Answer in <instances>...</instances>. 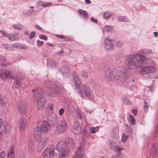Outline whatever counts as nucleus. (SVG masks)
<instances>
[{
  "label": "nucleus",
  "instance_id": "1",
  "mask_svg": "<svg viewBox=\"0 0 158 158\" xmlns=\"http://www.w3.org/2000/svg\"><path fill=\"white\" fill-rule=\"evenodd\" d=\"M152 50L146 51L141 49L137 54L129 55L125 57V63L126 67L130 69H135L143 66L148 62V58L143 54H148L151 52Z\"/></svg>",
  "mask_w": 158,
  "mask_h": 158
},
{
  "label": "nucleus",
  "instance_id": "2",
  "mask_svg": "<svg viewBox=\"0 0 158 158\" xmlns=\"http://www.w3.org/2000/svg\"><path fill=\"white\" fill-rule=\"evenodd\" d=\"M104 77L108 81L114 79L116 83L122 84L126 81L127 74L126 69L123 66H118L112 69L107 68L105 71Z\"/></svg>",
  "mask_w": 158,
  "mask_h": 158
},
{
  "label": "nucleus",
  "instance_id": "3",
  "mask_svg": "<svg viewBox=\"0 0 158 158\" xmlns=\"http://www.w3.org/2000/svg\"><path fill=\"white\" fill-rule=\"evenodd\" d=\"M72 75L74 79L75 89L78 94L81 97H87L91 101L93 100L94 97L90 88L86 84L83 85L84 92L80 89L81 83L77 73L75 71L73 72Z\"/></svg>",
  "mask_w": 158,
  "mask_h": 158
},
{
  "label": "nucleus",
  "instance_id": "4",
  "mask_svg": "<svg viewBox=\"0 0 158 158\" xmlns=\"http://www.w3.org/2000/svg\"><path fill=\"white\" fill-rule=\"evenodd\" d=\"M68 129V124L66 120L64 119L60 120L57 126L56 130L57 132L61 134L65 132Z\"/></svg>",
  "mask_w": 158,
  "mask_h": 158
},
{
  "label": "nucleus",
  "instance_id": "5",
  "mask_svg": "<svg viewBox=\"0 0 158 158\" xmlns=\"http://www.w3.org/2000/svg\"><path fill=\"white\" fill-rule=\"evenodd\" d=\"M37 127L44 133H48L51 129V126L48 122L44 120L40 121L37 124Z\"/></svg>",
  "mask_w": 158,
  "mask_h": 158
},
{
  "label": "nucleus",
  "instance_id": "6",
  "mask_svg": "<svg viewBox=\"0 0 158 158\" xmlns=\"http://www.w3.org/2000/svg\"><path fill=\"white\" fill-rule=\"evenodd\" d=\"M54 146L52 145L49 148L46 149L43 152V158H51L54 155H56Z\"/></svg>",
  "mask_w": 158,
  "mask_h": 158
},
{
  "label": "nucleus",
  "instance_id": "7",
  "mask_svg": "<svg viewBox=\"0 0 158 158\" xmlns=\"http://www.w3.org/2000/svg\"><path fill=\"white\" fill-rule=\"evenodd\" d=\"M44 96V95H42L41 97L34 98V100L36 102V106L39 110H43L46 102V99Z\"/></svg>",
  "mask_w": 158,
  "mask_h": 158
},
{
  "label": "nucleus",
  "instance_id": "8",
  "mask_svg": "<svg viewBox=\"0 0 158 158\" xmlns=\"http://www.w3.org/2000/svg\"><path fill=\"white\" fill-rule=\"evenodd\" d=\"M56 151L60 152L59 158H64L69 153V152L64 149V145L60 143L56 145L55 152Z\"/></svg>",
  "mask_w": 158,
  "mask_h": 158
},
{
  "label": "nucleus",
  "instance_id": "9",
  "mask_svg": "<svg viewBox=\"0 0 158 158\" xmlns=\"http://www.w3.org/2000/svg\"><path fill=\"white\" fill-rule=\"evenodd\" d=\"M156 71L155 67L152 66H148L142 68L140 69V72L141 74L146 75L153 73V77L156 78L158 77L154 76V72Z\"/></svg>",
  "mask_w": 158,
  "mask_h": 158
},
{
  "label": "nucleus",
  "instance_id": "10",
  "mask_svg": "<svg viewBox=\"0 0 158 158\" xmlns=\"http://www.w3.org/2000/svg\"><path fill=\"white\" fill-rule=\"evenodd\" d=\"M48 141L47 138H42L38 143L37 146V150L38 152L42 150L47 145Z\"/></svg>",
  "mask_w": 158,
  "mask_h": 158
},
{
  "label": "nucleus",
  "instance_id": "11",
  "mask_svg": "<svg viewBox=\"0 0 158 158\" xmlns=\"http://www.w3.org/2000/svg\"><path fill=\"white\" fill-rule=\"evenodd\" d=\"M18 112L22 115L25 114L26 113V107L25 103L22 101L18 102L17 105Z\"/></svg>",
  "mask_w": 158,
  "mask_h": 158
},
{
  "label": "nucleus",
  "instance_id": "12",
  "mask_svg": "<svg viewBox=\"0 0 158 158\" xmlns=\"http://www.w3.org/2000/svg\"><path fill=\"white\" fill-rule=\"evenodd\" d=\"M48 120L50 124L53 126H55L57 124L58 121V118L57 116L54 114L48 115L47 117Z\"/></svg>",
  "mask_w": 158,
  "mask_h": 158
},
{
  "label": "nucleus",
  "instance_id": "13",
  "mask_svg": "<svg viewBox=\"0 0 158 158\" xmlns=\"http://www.w3.org/2000/svg\"><path fill=\"white\" fill-rule=\"evenodd\" d=\"M19 129L20 131H24L27 127L26 122L24 118H22L19 121Z\"/></svg>",
  "mask_w": 158,
  "mask_h": 158
},
{
  "label": "nucleus",
  "instance_id": "14",
  "mask_svg": "<svg viewBox=\"0 0 158 158\" xmlns=\"http://www.w3.org/2000/svg\"><path fill=\"white\" fill-rule=\"evenodd\" d=\"M0 76L3 79L6 78L13 79L14 77V76L13 75L11 71H8L7 70H4L3 73L0 74Z\"/></svg>",
  "mask_w": 158,
  "mask_h": 158
},
{
  "label": "nucleus",
  "instance_id": "15",
  "mask_svg": "<svg viewBox=\"0 0 158 158\" xmlns=\"http://www.w3.org/2000/svg\"><path fill=\"white\" fill-rule=\"evenodd\" d=\"M158 152V144L156 142H153L150 152L151 156L153 157H155Z\"/></svg>",
  "mask_w": 158,
  "mask_h": 158
},
{
  "label": "nucleus",
  "instance_id": "16",
  "mask_svg": "<svg viewBox=\"0 0 158 158\" xmlns=\"http://www.w3.org/2000/svg\"><path fill=\"white\" fill-rule=\"evenodd\" d=\"M110 144L111 145L109 148L110 149L114 150L115 152L118 153L117 154L123 153L121 151L124 149V148L120 147H117L116 143L113 142H110Z\"/></svg>",
  "mask_w": 158,
  "mask_h": 158
},
{
  "label": "nucleus",
  "instance_id": "17",
  "mask_svg": "<svg viewBox=\"0 0 158 158\" xmlns=\"http://www.w3.org/2000/svg\"><path fill=\"white\" fill-rule=\"evenodd\" d=\"M42 132L37 127H36L34 131V141H37L41 138Z\"/></svg>",
  "mask_w": 158,
  "mask_h": 158
},
{
  "label": "nucleus",
  "instance_id": "18",
  "mask_svg": "<svg viewBox=\"0 0 158 158\" xmlns=\"http://www.w3.org/2000/svg\"><path fill=\"white\" fill-rule=\"evenodd\" d=\"M32 92L34 93V98L41 97L42 95H44L43 93L42 89L39 87L33 89Z\"/></svg>",
  "mask_w": 158,
  "mask_h": 158
},
{
  "label": "nucleus",
  "instance_id": "19",
  "mask_svg": "<svg viewBox=\"0 0 158 158\" xmlns=\"http://www.w3.org/2000/svg\"><path fill=\"white\" fill-rule=\"evenodd\" d=\"M73 128L74 134L76 135H79L81 133L80 126L78 121H76L74 122Z\"/></svg>",
  "mask_w": 158,
  "mask_h": 158
},
{
  "label": "nucleus",
  "instance_id": "20",
  "mask_svg": "<svg viewBox=\"0 0 158 158\" xmlns=\"http://www.w3.org/2000/svg\"><path fill=\"white\" fill-rule=\"evenodd\" d=\"M65 143L66 148L68 149H71L74 147V141L70 138L66 137L65 139Z\"/></svg>",
  "mask_w": 158,
  "mask_h": 158
},
{
  "label": "nucleus",
  "instance_id": "21",
  "mask_svg": "<svg viewBox=\"0 0 158 158\" xmlns=\"http://www.w3.org/2000/svg\"><path fill=\"white\" fill-rule=\"evenodd\" d=\"M60 70L64 77H66L67 75L70 74V69L68 66H63L60 68Z\"/></svg>",
  "mask_w": 158,
  "mask_h": 158
},
{
  "label": "nucleus",
  "instance_id": "22",
  "mask_svg": "<svg viewBox=\"0 0 158 158\" xmlns=\"http://www.w3.org/2000/svg\"><path fill=\"white\" fill-rule=\"evenodd\" d=\"M77 148L78 150L76 152L75 156H81L82 158H83V156L84 155V149L83 145L79 146Z\"/></svg>",
  "mask_w": 158,
  "mask_h": 158
},
{
  "label": "nucleus",
  "instance_id": "23",
  "mask_svg": "<svg viewBox=\"0 0 158 158\" xmlns=\"http://www.w3.org/2000/svg\"><path fill=\"white\" fill-rule=\"evenodd\" d=\"M105 48L106 50L112 48L113 47V44L111 40L108 38L105 40Z\"/></svg>",
  "mask_w": 158,
  "mask_h": 158
},
{
  "label": "nucleus",
  "instance_id": "24",
  "mask_svg": "<svg viewBox=\"0 0 158 158\" xmlns=\"http://www.w3.org/2000/svg\"><path fill=\"white\" fill-rule=\"evenodd\" d=\"M8 158H13L15 156V148L13 146H11L7 151Z\"/></svg>",
  "mask_w": 158,
  "mask_h": 158
},
{
  "label": "nucleus",
  "instance_id": "25",
  "mask_svg": "<svg viewBox=\"0 0 158 158\" xmlns=\"http://www.w3.org/2000/svg\"><path fill=\"white\" fill-rule=\"evenodd\" d=\"M13 79H15L14 84L15 87L19 88L21 87L22 85L21 83L18 76L15 75Z\"/></svg>",
  "mask_w": 158,
  "mask_h": 158
},
{
  "label": "nucleus",
  "instance_id": "26",
  "mask_svg": "<svg viewBox=\"0 0 158 158\" xmlns=\"http://www.w3.org/2000/svg\"><path fill=\"white\" fill-rule=\"evenodd\" d=\"M47 60V67L50 68H53L55 67L56 63L54 60L51 59H48Z\"/></svg>",
  "mask_w": 158,
  "mask_h": 158
},
{
  "label": "nucleus",
  "instance_id": "27",
  "mask_svg": "<svg viewBox=\"0 0 158 158\" xmlns=\"http://www.w3.org/2000/svg\"><path fill=\"white\" fill-rule=\"evenodd\" d=\"M54 91L57 94H59L62 91V88L60 84L57 83L55 84Z\"/></svg>",
  "mask_w": 158,
  "mask_h": 158
},
{
  "label": "nucleus",
  "instance_id": "28",
  "mask_svg": "<svg viewBox=\"0 0 158 158\" xmlns=\"http://www.w3.org/2000/svg\"><path fill=\"white\" fill-rule=\"evenodd\" d=\"M149 100L148 99H145L144 100V110L146 112H147L148 110V106L149 105Z\"/></svg>",
  "mask_w": 158,
  "mask_h": 158
},
{
  "label": "nucleus",
  "instance_id": "29",
  "mask_svg": "<svg viewBox=\"0 0 158 158\" xmlns=\"http://www.w3.org/2000/svg\"><path fill=\"white\" fill-rule=\"evenodd\" d=\"M124 57V55L122 53H118L116 54L115 56V60L116 61H119L122 59Z\"/></svg>",
  "mask_w": 158,
  "mask_h": 158
},
{
  "label": "nucleus",
  "instance_id": "30",
  "mask_svg": "<svg viewBox=\"0 0 158 158\" xmlns=\"http://www.w3.org/2000/svg\"><path fill=\"white\" fill-rule=\"evenodd\" d=\"M38 4L41 5L43 7H46L50 6L52 4L51 2H47L46 3H43V2L41 1H38Z\"/></svg>",
  "mask_w": 158,
  "mask_h": 158
},
{
  "label": "nucleus",
  "instance_id": "31",
  "mask_svg": "<svg viewBox=\"0 0 158 158\" xmlns=\"http://www.w3.org/2000/svg\"><path fill=\"white\" fill-rule=\"evenodd\" d=\"M129 138V136L128 135H126L125 133H123L121 137L122 142L123 143H125L127 141Z\"/></svg>",
  "mask_w": 158,
  "mask_h": 158
},
{
  "label": "nucleus",
  "instance_id": "32",
  "mask_svg": "<svg viewBox=\"0 0 158 158\" xmlns=\"http://www.w3.org/2000/svg\"><path fill=\"white\" fill-rule=\"evenodd\" d=\"M79 13L83 16V18L86 19L87 17V12L85 10L81 9L79 10Z\"/></svg>",
  "mask_w": 158,
  "mask_h": 158
},
{
  "label": "nucleus",
  "instance_id": "33",
  "mask_svg": "<svg viewBox=\"0 0 158 158\" xmlns=\"http://www.w3.org/2000/svg\"><path fill=\"white\" fill-rule=\"evenodd\" d=\"M99 127L98 126L96 127H92L89 128L90 131L91 133H95L98 130Z\"/></svg>",
  "mask_w": 158,
  "mask_h": 158
},
{
  "label": "nucleus",
  "instance_id": "34",
  "mask_svg": "<svg viewBox=\"0 0 158 158\" xmlns=\"http://www.w3.org/2000/svg\"><path fill=\"white\" fill-rule=\"evenodd\" d=\"M7 37H8L9 39L11 41H14L16 40V36L14 35L11 34H8Z\"/></svg>",
  "mask_w": 158,
  "mask_h": 158
},
{
  "label": "nucleus",
  "instance_id": "35",
  "mask_svg": "<svg viewBox=\"0 0 158 158\" xmlns=\"http://www.w3.org/2000/svg\"><path fill=\"white\" fill-rule=\"evenodd\" d=\"M118 20L124 22H128L129 20L126 16H121L118 18Z\"/></svg>",
  "mask_w": 158,
  "mask_h": 158
},
{
  "label": "nucleus",
  "instance_id": "36",
  "mask_svg": "<svg viewBox=\"0 0 158 158\" xmlns=\"http://www.w3.org/2000/svg\"><path fill=\"white\" fill-rule=\"evenodd\" d=\"M80 75L83 77L86 78L88 77L87 73L85 71H82L80 73Z\"/></svg>",
  "mask_w": 158,
  "mask_h": 158
},
{
  "label": "nucleus",
  "instance_id": "37",
  "mask_svg": "<svg viewBox=\"0 0 158 158\" xmlns=\"http://www.w3.org/2000/svg\"><path fill=\"white\" fill-rule=\"evenodd\" d=\"M10 129V124H8L5 126L4 128V132L6 134H7L9 133Z\"/></svg>",
  "mask_w": 158,
  "mask_h": 158
},
{
  "label": "nucleus",
  "instance_id": "38",
  "mask_svg": "<svg viewBox=\"0 0 158 158\" xmlns=\"http://www.w3.org/2000/svg\"><path fill=\"white\" fill-rule=\"evenodd\" d=\"M124 103L126 105H130L131 102L128 99L127 97H124L123 98Z\"/></svg>",
  "mask_w": 158,
  "mask_h": 158
},
{
  "label": "nucleus",
  "instance_id": "39",
  "mask_svg": "<svg viewBox=\"0 0 158 158\" xmlns=\"http://www.w3.org/2000/svg\"><path fill=\"white\" fill-rule=\"evenodd\" d=\"M18 48L22 49L23 50H27V47L25 45L23 44H18Z\"/></svg>",
  "mask_w": 158,
  "mask_h": 158
},
{
  "label": "nucleus",
  "instance_id": "40",
  "mask_svg": "<svg viewBox=\"0 0 158 158\" xmlns=\"http://www.w3.org/2000/svg\"><path fill=\"white\" fill-rule=\"evenodd\" d=\"M130 118V121L131 123V124L132 125H134L135 124V119L134 116L131 115H129Z\"/></svg>",
  "mask_w": 158,
  "mask_h": 158
},
{
  "label": "nucleus",
  "instance_id": "41",
  "mask_svg": "<svg viewBox=\"0 0 158 158\" xmlns=\"http://www.w3.org/2000/svg\"><path fill=\"white\" fill-rule=\"evenodd\" d=\"M105 29L107 32L111 31L113 30L112 27L110 26H106L104 27Z\"/></svg>",
  "mask_w": 158,
  "mask_h": 158
},
{
  "label": "nucleus",
  "instance_id": "42",
  "mask_svg": "<svg viewBox=\"0 0 158 158\" xmlns=\"http://www.w3.org/2000/svg\"><path fill=\"white\" fill-rule=\"evenodd\" d=\"M112 15V14L109 12H106L103 15V16L105 19H107L110 17Z\"/></svg>",
  "mask_w": 158,
  "mask_h": 158
},
{
  "label": "nucleus",
  "instance_id": "43",
  "mask_svg": "<svg viewBox=\"0 0 158 158\" xmlns=\"http://www.w3.org/2000/svg\"><path fill=\"white\" fill-rule=\"evenodd\" d=\"M123 42L122 41H118L116 42L115 44L117 47H120L123 45Z\"/></svg>",
  "mask_w": 158,
  "mask_h": 158
},
{
  "label": "nucleus",
  "instance_id": "44",
  "mask_svg": "<svg viewBox=\"0 0 158 158\" xmlns=\"http://www.w3.org/2000/svg\"><path fill=\"white\" fill-rule=\"evenodd\" d=\"M13 27L15 29H17L19 31L21 30V25L20 24L14 25Z\"/></svg>",
  "mask_w": 158,
  "mask_h": 158
},
{
  "label": "nucleus",
  "instance_id": "45",
  "mask_svg": "<svg viewBox=\"0 0 158 158\" xmlns=\"http://www.w3.org/2000/svg\"><path fill=\"white\" fill-rule=\"evenodd\" d=\"M51 84V82L49 80H46L44 82V84L47 87H49Z\"/></svg>",
  "mask_w": 158,
  "mask_h": 158
},
{
  "label": "nucleus",
  "instance_id": "46",
  "mask_svg": "<svg viewBox=\"0 0 158 158\" xmlns=\"http://www.w3.org/2000/svg\"><path fill=\"white\" fill-rule=\"evenodd\" d=\"M39 37L41 39H44L45 40H47V36H46L45 35L40 34L39 35Z\"/></svg>",
  "mask_w": 158,
  "mask_h": 158
},
{
  "label": "nucleus",
  "instance_id": "47",
  "mask_svg": "<svg viewBox=\"0 0 158 158\" xmlns=\"http://www.w3.org/2000/svg\"><path fill=\"white\" fill-rule=\"evenodd\" d=\"M6 154L4 151H2L0 153V158H4L6 156Z\"/></svg>",
  "mask_w": 158,
  "mask_h": 158
},
{
  "label": "nucleus",
  "instance_id": "48",
  "mask_svg": "<svg viewBox=\"0 0 158 158\" xmlns=\"http://www.w3.org/2000/svg\"><path fill=\"white\" fill-rule=\"evenodd\" d=\"M35 31H33L31 32L30 33V34L29 35L30 39H32L34 37V36H35Z\"/></svg>",
  "mask_w": 158,
  "mask_h": 158
},
{
  "label": "nucleus",
  "instance_id": "49",
  "mask_svg": "<svg viewBox=\"0 0 158 158\" xmlns=\"http://www.w3.org/2000/svg\"><path fill=\"white\" fill-rule=\"evenodd\" d=\"M6 57L3 56H0V61H5L6 60Z\"/></svg>",
  "mask_w": 158,
  "mask_h": 158
},
{
  "label": "nucleus",
  "instance_id": "50",
  "mask_svg": "<svg viewBox=\"0 0 158 158\" xmlns=\"http://www.w3.org/2000/svg\"><path fill=\"white\" fill-rule=\"evenodd\" d=\"M64 109L63 108H61L59 110V114L60 115H62L64 112Z\"/></svg>",
  "mask_w": 158,
  "mask_h": 158
},
{
  "label": "nucleus",
  "instance_id": "51",
  "mask_svg": "<svg viewBox=\"0 0 158 158\" xmlns=\"http://www.w3.org/2000/svg\"><path fill=\"white\" fill-rule=\"evenodd\" d=\"M0 33L4 37H7L8 34L3 31L0 30Z\"/></svg>",
  "mask_w": 158,
  "mask_h": 158
},
{
  "label": "nucleus",
  "instance_id": "52",
  "mask_svg": "<svg viewBox=\"0 0 158 158\" xmlns=\"http://www.w3.org/2000/svg\"><path fill=\"white\" fill-rule=\"evenodd\" d=\"M56 36L59 38L61 39H63L65 38V36L64 35H56Z\"/></svg>",
  "mask_w": 158,
  "mask_h": 158
},
{
  "label": "nucleus",
  "instance_id": "53",
  "mask_svg": "<svg viewBox=\"0 0 158 158\" xmlns=\"http://www.w3.org/2000/svg\"><path fill=\"white\" fill-rule=\"evenodd\" d=\"M3 123L4 122L3 120L2 119L0 118V131H2V130L1 127L3 125Z\"/></svg>",
  "mask_w": 158,
  "mask_h": 158
},
{
  "label": "nucleus",
  "instance_id": "54",
  "mask_svg": "<svg viewBox=\"0 0 158 158\" xmlns=\"http://www.w3.org/2000/svg\"><path fill=\"white\" fill-rule=\"evenodd\" d=\"M37 45L38 46H40L43 44V41H41L39 40H37Z\"/></svg>",
  "mask_w": 158,
  "mask_h": 158
},
{
  "label": "nucleus",
  "instance_id": "55",
  "mask_svg": "<svg viewBox=\"0 0 158 158\" xmlns=\"http://www.w3.org/2000/svg\"><path fill=\"white\" fill-rule=\"evenodd\" d=\"M117 156L118 158H123V153L121 154H117Z\"/></svg>",
  "mask_w": 158,
  "mask_h": 158
},
{
  "label": "nucleus",
  "instance_id": "56",
  "mask_svg": "<svg viewBox=\"0 0 158 158\" xmlns=\"http://www.w3.org/2000/svg\"><path fill=\"white\" fill-rule=\"evenodd\" d=\"M132 112L134 114H138V112L137 109H133L132 110Z\"/></svg>",
  "mask_w": 158,
  "mask_h": 158
},
{
  "label": "nucleus",
  "instance_id": "57",
  "mask_svg": "<svg viewBox=\"0 0 158 158\" xmlns=\"http://www.w3.org/2000/svg\"><path fill=\"white\" fill-rule=\"evenodd\" d=\"M90 20L91 21L95 23H97V20L96 19H94L93 17L91 18Z\"/></svg>",
  "mask_w": 158,
  "mask_h": 158
},
{
  "label": "nucleus",
  "instance_id": "58",
  "mask_svg": "<svg viewBox=\"0 0 158 158\" xmlns=\"http://www.w3.org/2000/svg\"><path fill=\"white\" fill-rule=\"evenodd\" d=\"M35 28L39 30H40L41 31H42V30H43V29L42 28H41L39 26V25H36L35 26Z\"/></svg>",
  "mask_w": 158,
  "mask_h": 158
},
{
  "label": "nucleus",
  "instance_id": "59",
  "mask_svg": "<svg viewBox=\"0 0 158 158\" xmlns=\"http://www.w3.org/2000/svg\"><path fill=\"white\" fill-rule=\"evenodd\" d=\"M18 44H19V43H16L12 44V46L14 48H18Z\"/></svg>",
  "mask_w": 158,
  "mask_h": 158
},
{
  "label": "nucleus",
  "instance_id": "60",
  "mask_svg": "<svg viewBox=\"0 0 158 158\" xmlns=\"http://www.w3.org/2000/svg\"><path fill=\"white\" fill-rule=\"evenodd\" d=\"M53 104H49V107L50 109V110L52 111L53 110Z\"/></svg>",
  "mask_w": 158,
  "mask_h": 158
},
{
  "label": "nucleus",
  "instance_id": "61",
  "mask_svg": "<svg viewBox=\"0 0 158 158\" xmlns=\"http://www.w3.org/2000/svg\"><path fill=\"white\" fill-rule=\"evenodd\" d=\"M44 52V56L47 57L48 56V53L47 51H45Z\"/></svg>",
  "mask_w": 158,
  "mask_h": 158
},
{
  "label": "nucleus",
  "instance_id": "62",
  "mask_svg": "<svg viewBox=\"0 0 158 158\" xmlns=\"http://www.w3.org/2000/svg\"><path fill=\"white\" fill-rule=\"evenodd\" d=\"M78 116L81 119H82V117L81 116V113L79 112H78Z\"/></svg>",
  "mask_w": 158,
  "mask_h": 158
},
{
  "label": "nucleus",
  "instance_id": "63",
  "mask_svg": "<svg viewBox=\"0 0 158 158\" xmlns=\"http://www.w3.org/2000/svg\"><path fill=\"white\" fill-rule=\"evenodd\" d=\"M85 2L87 4H89L91 3V2L90 0H85Z\"/></svg>",
  "mask_w": 158,
  "mask_h": 158
},
{
  "label": "nucleus",
  "instance_id": "64",
  "mask_svg": "<svg viewBox=\"0 0 158 158\" xmlns=\"http://www.w3.org/2000/svg\"><path fill=\"white\" fill-rule=\"evenodd\" d=\"M4 103V101H3L2 99L0 98V103H1V104H2Z\"/></svg>",
  "mask_w": 158,
  "mask_h": 158
}]
</instances>
